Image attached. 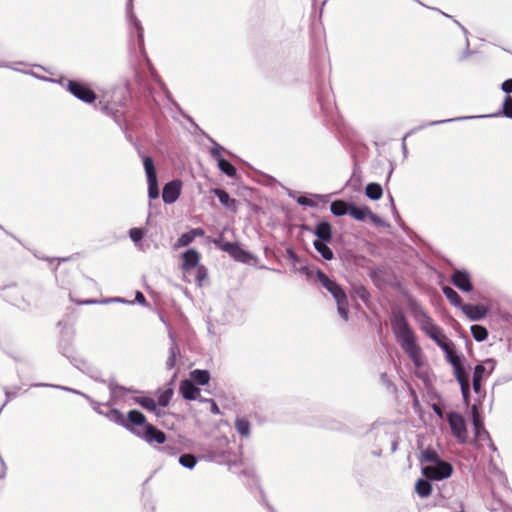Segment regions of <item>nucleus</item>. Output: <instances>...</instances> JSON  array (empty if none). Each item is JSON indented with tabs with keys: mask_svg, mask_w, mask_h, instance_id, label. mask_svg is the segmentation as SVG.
I'll use <instances>...</instances> for the list:
<instances>
[{
	"mask_svg": "<svg viewBox=\"0 0 512 512\" xmlns=\"http://www.w3.org/2000/svg\"><path fill=\"white\" fill-rule=\"evenodd\" d=\"M442 292L447 298V300L455 307L461 308L463 305L461 297L458 295V293L451 288L450 286H443Z\"/></svg>",
	"mask_w": 512,
	"mask_h": 512,
	"instance_id": "22",
	"label": "nucleus"
},
{
	"mask_svg": "<svg viewBox=\"0 0 512 512\" xmlns=\"http://www.w3.org/2000/svg\"><path fill=\"white\" fill-rule=\"evenodd\" d=\"M178 348L173 346L170 349V355L166 361V366L168 369H173L176 365V358H177Z\"/></svg>",
	"mask_w": 512,
	"mask_h": 512,
	"instance_id": "38",
	"label": "nucleus"
},
{
	"mask_svg": "<svg viewBox=\"0 0 512 512\" xmlns=\"http://www.w3.org/2000/svg\"><path fill=\"white\" fill-rule=\"evenodd\" d=\"M486 372V368L482 364H478L474 368L473 373V390L475 393L479 394L482 389V380L484 378Z\"/></svg>",
	"mask_w": 512,
	"mask_h": 512,
	"instance_id": "21",
	"label": "nucleus"
},
{
	"mask_svg": "<svg viewBox=\"0 0 512 512\" xmlns=\"http://www.w3.org/2000/svg\"><path fill=\"white\" fill-rule=\"evenodd\" d=\"M502 114L507 118H512V96L507 95L503 102Z\"/></svg>",
	"mask_w": 512,
	"mask_h": 512,
	"instance_id": "36",
	"label": "nucleus"
},
{
	"mask_svg": "<svg viewBox=\"0 0 512 512\" xmlns=\"http://www.w3.org/2000/svg\"><path fill=\"white\" fill-rule=\"evenodd\" d=\"M211 411H212L214 414H218V413H219V408H218V406H217V404H216L215 402H212Z\"/></svg>",
	"mask_w": 512,
	"mask_h": 512,
	"instance_id": "47",
	"label": "nucleus"
},
{
	"mask_svg": "<svg viewBox=\"0 0 512 512\" xmlns=\"http://www.w3.org/2000/svg\"><path fill=\"white\" fill-rule=\"evenodd\" d=\"M204 234H205V232L201 228L191 229L189 232L182 234L178 238V240L175 244V248L188 246L189 244H191L194 241V239L196 237H201Z\"/></svg>",
	"mask_w": 512,
	"mask_h": 512,
	"instance_id": "18",
	"label": "nucleus"
},
{
	"mask_svg": "<svg viewBox=\"0 0 512 512\" xmlns=\"http://www.w3.org/2000/svg\"><path fill=\"white\" fill-rule=\"evenodd\" d=\"M214 244L239 262L248 263L252 259L251 255L242 249L238 243L225 242L223 236L215 239Z\"/></svg>",
	"mask_w": 512,
	"mask_h": 512,
	"instance_id": "6",
	"label": "nucleus"
},
{
	"mask_svg": "<svg viewBox=\"0 0 512 512\" xmlns=\"http://www.w3.org/2000/svg\"><path fill=\"white\" fill-rule=\"evenodd\" d=\"M200 253L195 249H188L182 254V263L180 268L183 273L189 272L191 269L196 268L200 262Z\"/></svg>",
	"mask_w": 512,
	"mask_h": 512,
	"instance_id": "13",
	"label": "nucleus"
},
{
	"mask_svg": "<svg viewBox=\"0 0 512 512\" xmlns=\"http://www.w3.org/2000/svg\"><path fill=\"white\" fill-rule=\"evenodd\" d=\"M179 462L182 466L192 469L195 466L197 460L196 457L192 454H183L180 456Z\"/></svg>",
	"mask_w": 512,
	"mask_h": 512,
	"instance_id": "33",
	"label": "nucleus"
},
{
	"mask_svg": "<svg viewBox=\"0 0 512 512\" xmlns=\"http://www.w3.org/2000/svg\"><path fill=\"white\" fill-rule=\"evenodd\" d=\"M180 393L186 400H195L200 395V390L197 388L191 380H183L179 387Z\"/></svg>",
	"mask_w": 512,
	"mask_h": 512,
	"instance_id": "16",
	"label": "nucleus"
},
{
	"mask_svg": "<svg viewBox=\"0 0 512 512\" xmlns=\"http://www.w3.org/2000/svg\"><path fill=\"white\" fill-rule=\"evenodd\" d=\"M470 330L473 338L478 342H482L488 337V331L484 326L475 324L471 326Z\"/></svg>",
	"mask_w": 512,
	"mask_h": 512,
	"instance_id": "28",
	"label": "nucleus"
},
{
	"mask_svg": "<svg viewBox=\"0 0 512 512\" xmlns=\"http://www.w3.org/2000/svg\"><path fill=\"white\" fill-rule=\"evenodd\" d=\"M181 191V183L178 180H174L165 184L162 191V198L165 203L171 204L175 202Z\"/></svg>",
	"mask_w": 512,
	"mask_h": 512,
	"instance_id": "15",
	"label": "nucleus"
},
{
	"mask_svg": "<svg viewBox=\"0 0 512 512\" xmlns=\"http://www.w3.org/2000/svg\"><path fill=\"white\" fill-rule=\"evenodd\" d=\"M218 168L229 177H235L237 174L236 168L224 158L218 161Z\"/></svg>",
	"mask_w": 512,
	"mask_h": 512,
	"instance_id": "30",
	"label": "nucleus"
},
{
	"mask_svg": "<svg viewBox=\"0 0 512 512\" xmlns=\"http://www.w3.org/2000/svg\"><path fill=\"white\" fill-rule=\"evenodd\" d=\"M213 192L218 197L219 201L221 202V204L223 206H225L226 208H228L232 211H236L237 201L235 199L231 198L225 190L216 188L213 190Z\"/></svg>",
	"mask_w": 512,
	"mask_h": 512,
	"instance_id": "20",
	"label": "nucleus"
},
{
	"mask_svg": "<svg viewBox=\"0 0 512 512\" xmlns=\"http://www.w3.org/2000/svg\"><path fill=\"white\" fill-rule=\"evenodd\" d=\"M472 417H473V425L476 430V433H479V430L483 428V423L480 420L478 410L476 406L472 407Z\"/></svg>",
	"mask_w": 512,
	"mask_h": 512,
	"instance_id": "39",
	"label": "nucleus"
},
{
	"mask_svg": "<svg viewBox=\"0 0 512 512\" xmlns=\"http://www.w3.org/2000/svg\"><path fill=\"white\" fill-rule=\"evenodd\" d=\"M196 268H197V273H196L195 281H196V284L199 287H201L203 285L204 281L207 279V276H208L207 269L203 265H200Z\"/></svg>",
	"mask_w": 512,
	"mask_h": 512,
	"instance_id": "34",
	"label": "nucleus"
},
{
	"mask_svg": "<svg viewBox=\"0 0 512 512\" xmlns=\"http://www.w3.org/2000/svg\"><path fill=\"white\" fill-rule=\"evenodd\" d=\"M325 242L326 241L315 240L313 243L314 248L316 249V251L318 253L321 254V256L325 260H332L334 257V254H333L332 250L325 244Z\"/></svg>",
	"mask_w": 512,
	"mask_h": 512,
	"instance_id": "25",
	"label": "nucleus"
},
{
	"mask_svg": "<svg viewBox=\"0 0 512 512\" xmlns=\"http://www.w3.org/2000/svg\"><path fill=\"white\" fill-rule=\"evenodd\" d=\"M433 340L437 343V345H438L442 350H444V349L448 348V346H449L450 344H453V343H452V342L447 338V336L443 333V331H442L439 335H437V336H436V339H433Z\"/></svg>",
	"mask_w": 512,
	"mask_h": 512,
	"instance_id": "37",
	"label": "nucleus"
},
{
	"mask_svg": "<svg viewBox=\"0 0 512 512\" xmlns=\"http://www.w3.org/2000/svg\"><path fill=\"white\" fill-rule=\"evenodd\" d=\"M350 204L343 200H335L330 205V210L335 216H343L349 212Z\"/></svg>",
	"mask_w": 512,
	"mask_h": 512,
	"instance_id": "24",
	"label": "nucleus"
},
{
	"mask_svg": "<svg viewBox=\"0 0 512 512\" xmlns=\"http://www.w3.org/2000/svg\"><path fill=\"white\" fill-rule=\"evenodd\" d=\"M436 413L441 414V410L439 408H435Z\"/></svg>",
	"mask_w": 512,
	"mask_h": 512,
	"instance_id": "48",
	"label": "nucleus"
},
{
	"mask_svg": "<svg viewBox=\"0 0 512 512\" xmlns=\"http://www.w3.org/2000/svg\"><path fill=\"white\" fill-rule=\"evenodd\" d=\"M422 460L424 462H430V463H437L441 462L442 460L439 458L437 452L433 449H426L422 452Z\"/></svg>",
	"mask_w": 512,
	"mask_h": 512,
	"instance_id": "32",
	"label": "nucleus"
},
{
	"mask_svg": "<svg viewBox=\"0 0 512 512\" xmlns=\"http://www.w3.org/2000/svg\"><path fill=\"white\" fill-rule=\"evenodd\" d=\"M190 376L199 385H206L210 380V374L207 370L196 369L190 373Z\"/></svg>",
	"mask_w": 512,
	"mask_h": 512,
	"instance_id": "27",
	"label": "nucleus"
},
{
	"mask_svg": "<svg viewBox=\"0 0 512 512\" xmlns=\"http://www.w3.org/2000/svg\"><path fill=\"white\" fill-rule=\"evenodd\" d=\"M365 194L371 200H378L383 195L382 187L377 183H369L366 186Z\"/></svg>",
	"mask_w": 512,
	"mask_h": 512,
	"instance_id": "26",
	"label": "nucleus"
},
{
	"mask_svg": "<svg viewBox=\"0 0 512 512\" xmlns=\"http://www.w3.org/2000/svg\"><path fill=\"white\" fill-rule=\"evenodd\" d=\"M501 88L507 94L512 93V79L505 80Z\"/></svg>",
	"mask_w": 512,
	"mask_h": 512,
	"instance_id": "43",
	"label": "nucleus"
},
{
	"mask_svg": "<svg viewBox=\"0 0 512 512\" xmlns=\"http://www.w3.org/2000/svg\"><path fill=\"white\" fill-rule=\"evenodd\" d=\"M357 294L358 296L363 300V301H366L368 296H369V293L367 291V289L363 286H361L358 290H357Z\"/></svg>",
	"mask_w": 512,
	"mask_h": 512,
	"instance_id": "44",
	"label": "nucleus"
},
{
	"mask_svg": "<svg viewBox=\"0 0 512 512\" xmlns=\"http://www.w3.org/2000/svg\"><path fill=\"white\" fill-rule=\"evenodd\" d=\"M143 165L147 176L149 197L155 199L159 195V188L157 182L156 169L152 158L149 156L144 157Z\"/></svg>",
	"mask_w": 512,
	"mask_h": 512,
	"instance_id": "10",
	"label": "nucleus"
},
{
	"mask_svg": "<svg viewBox=\"0 0 512 512\" xmlns=\"http://www.w3.org/2000/svg\"><path fill=\"white\" fill-rule=\"evenodd\" d=\"M222 147L219 146V145H216L215 147H213L211 149V155L214 159L218 161H220V159H223L222 156H221V151H222Z\"/></svg>",
	"mask_w": 512,
	"mask_h": 512,
	"instance_id": "42",
	"label": "nucleus"
},
{
	"mask_svg": "<svg viewBox=\"0 0 512 512\" xmlns=\"http://www.w3.org/2000/svg\"><path fill=\"white\" fill-rule=\"evenodd\" d=\"M136 300L140 303H145L146 299L141 292H137Z\"/></svg>",
	"mask_w": 512,
	"mask_h": 512,
	"instance_id": "45",
	"label": "nucleus"
},
{
	"mask_svg": "<svg viewBox=\"0 0 512 512\" xmlns=\"http://www.w3.org/2000/svg\"><path fill=\"white\" fill-rule=\"evenodd\" d=\"M442 331L443 330L434 323L423 332L433 340L436 339V336L439 335Z\"/></svg>",
	"mask_w": 512,
	"mask_h": 512,
	"instance_id": "40",
	"label": "nucleus"
},
{
	"mask_svg": "<svg viewBox=\"0 0 512 512\" xmlns=\"http://www.w3.org/2000/svg\"><path fill=\"white\" fill-rule=\"evenodd\" d=\"M132 433L149 444H163L167 439L166 434L163 431L146 421L145 424L141 426H134V431H132Z\"/></svg>",
	"mask_w": 512,
	"mask_h": 512,
	"instance_id": "5",
	"label": "nucleus"
},
{
	"mask_svg": "<svg viewBox=\"0 0 512 512\" xmlns=\"http://www.w3.org/2000/svg\"><path fill=\"white\" fill-rule=\"evenodd\" d=\"M392 330L401 348L409 356L415 366L420 367L422 365V350L416 343V336L403 315L396 316L392 320Z\"/></svg>",
	"mask_w": 512,
	"mask_h": 512,
	"instance_id": "1",
	"label": "nucleus"
},
{
	"mask_svg": "<svg viewBox=\"0 0 512 512\" xmlns=\"http://www.w3.org/2000/svg\"><path fill=\"white\" fill-rule=\"evenodd\" d=\"M447 421L453 436L458 440V442L462 444L466 443L468 439V431L463 416L457 412H451L447 416Z\"/></svg>",
	"mask_w": 512,
	"mask_h": 512,
	"instance_id": "8",
	"label": "nucleus"
},
{
	"mask_svg": "<svg viewBox=\"0 0 512 512\" xmlns=\"http://www.w3.org/2000/svg\"><path fill=\"white\" fill-rule=\"evenodd\" d=\"M443 351L446 354L448 362L453 366L454 375L460 385L463 400L468 404L470 399L469 376L462 365L461 358L457 355L453 344H450L448 348Z\"/></svg>",
	"mask_w": 512,
	"mask_h": 512,
	"instance_id": "3",
	"label": "nucleus"
},
{
	"mask_svg": "<svg viewBox=\"0 0 512 512\" xmlns=\"http://www.w3.org/2000/svg\"><path fill=\"white\" fill-rule=\"evenodd\" d=\"M453 467L450 463L441 461L423 467L422 473L428 480L440 481L451 476Z\"/></svg>",
	"mask_w": 512,
	"mask_h": 512,
	"instance_id": "7",
	"label": "nucleus"
},
{
	"mask_svg": "<svg viewBox=\"0 0 512 512\" xmlns=\"http://www.w3.org/2000/svg\"><path fill=\"white\" fill-rule=\"evenodd\" d=\"M172 395H173V391L171 389H167L159 395L156 403L162 407H166V406H168V404L172 398Z\"/></svg>",
	"mask_w": 512,
	"mask_h": 512,
	"instance_id": "35",
	"label": "nucleus"
},
{
	"mask_svg": "<svg viewBox=\"0 0 512 512\" xmlns=\"http://www.w3.org/2000/svg\"><path fill=\"white\" fill-rule=\"evenodd\" d=\"M129 236L134 242H139L144 236V232L140 228H132L129 231Z\"/></svg>",
	"mask_w": 512,
	"mask_h": 512,
	"instance_id": "41",
	"label": "nucleus"
},
{
	"mask_svg": "<svg viewBox=\"0 0 512 512\" xmlns=\"http://www.w3.org/2000/svg\"><path fill=\"white\" fill-rule=\"evenodd\" d=\"M411 312L415 319V321L419 324L422 331H425L432 324H434V320L429 316L427 311L417 303L411 304Z\"/></svg>",
	"mask_w": 512,
	"mask_h": 512,
	"instance_id": "12",
	"label": "nucleus"
},
{
	"mask_svg": "<svg viewBox=\"0 0 512 512\" xmlns=\"http://www.w3.org/2000/svg\"><path fill=\"white\" fill-rule=\"evenodd\" d=\"M235 428L242 436L247 437L250 434V423L245 418H237L235 421Z\"/></svg>",
	"mask_w": 512,
	"mask_h": 512,
	"instance_id": "31",
	"label": "nucleus"
},
{
	"mask_svg": "<svg viewBox=\"0 0 512 512\" xmlns=\"http://www.w3.org/2000/svg\"><path fill=\"white\" fill-rule=\"evenodd\" d=\"M460 309L472 321L485 318L489 312V309L486 306L479 304H463Z\"/></svg>",
	"mask_w": 512,
	"mask_h": 512,
	"instance_id": "14",
	"label": "nucleus"
},
{
	"mask_svg": "<svg viewBox=\"0 0 512 512\" xmlns=\"http://www.w3.org/2000/svg\"><path fill=\"white\" fill-rule=\"evenodd\" d=\"M315 235L317 240L330 242L332 239V228L328 222H320L315 227Z\"/></svg>",
	"mask_w": 512,
	"mask_h": 512,
	"instance_id": "19",
	"label": "nucleus"
},
{
	"mask_svg": "<svg viewBox=\"0 0 512 512\" xmlns=\"http://www.w3.org/2000/svg\"><path fill=\"white\" fill-rule=\"evenodd\" d=\"M66 87L72 95L85 103H93L97 98L96 93L83 82L69 80Z\"/></svg>",
	"mask_w": 512,
	"mask_h": 512,
	"instance_id": "9",
	"label": "nucleus"
},
{
	"mask_svg": "<svg viewBox=\"0 0 512 512\" xmlns=\"http://www.w3.org/2000/svg\"><path fill=\"white\" fill-rule=\"evenodd\" d=\"M451 282L462 292L473 290L470 274L465 270H455L451 275Z\"/></svg>",
	"mask_w": 512,
	"mask_h": 512,
	"instance_id": "11",
	"label": "nucleus"
},
{
	"mask_svg": "<svg viewBox=\"0 0 512 512\" xmlns=\"http://www.w3.org/2000/svg\"><path fill=\"white\" fill-rule=\"evenodd\" d=\"M136 403L145 408L148 411L155 412L157 415V403L153 398L150 397H137L135 398Z\"/></svg>",
	"mask_w": 512,
	"mask_h": 512,
	"instance_id": "29",
	"label": "nucleus"
},
{
	"mask_svg": "<svg viewBox=\"0 0 512 512\" xmlns=\"http://www.w3.org/2000/svg\"><path fill=\"white\" fill-rule=\"evenodd\" d=\"M415 491L421 498L428 497L432 492V486L428 479H419L415 484Z\"/></svg>",
	"mask_w": 512,
	"mask_h": 512,
	"instance_id": "23",
	"label": "nucleus"
},
{
	"mask_svg": "<svg viewBox=\"0 0 512 512\" xmlns=\"http://www.w3.org/2000/svg\"><path fill=\"white\" fill-rule=\"evenodd\" d=\"M348 214L358 221H363L366 217H370L373 221L377 219V216L367 206L358 207L350 204Z\"/></svg>",
	"mask_w": 512,
	"mask_h": 512,
	"instance_id": "17",
	"label": "nucleus"
},
{
	"mask_svg": "<svg viewBox=\"0 0 512 512\" xmlns=\"http://www.w3.org/2000/svg\"><path fill=\"white\" fill-rule=\"evenodd\" d=\"M298 201L300 204H305V205L311 204V200L306 197H300Z\"/></svg>",
	"mask_w": 512,
	"mask_h": 512,
	"instance_id": "46",
	"label": "nucleus"
},
{
	"mask_svg": "<svg viewBox=\"0 0 512 512\" xmlns=\"http://www.w3.org/2000/svg\"><path fill=\"white\" fill-rule=\"evenodd\" d=\"M106 416L111 421L123 426L130 432L134 431V426H141L145 424V415L136 409L130 410L126 417L118 409H111Z\"/></svg>",
	"mask_w": 512,
	"mask_h": 512,
	"instance_id": "4",
	"label": "nucleus"
},
{
	"mask_svg": "<svg viewBox=\"0 0 512 512\" xmlns=\"http://www.w3.org/2000/svg\"><path fill=\"white\" fill-rule=\"evenodd\" d=\"M317 280L321 285L329 291L337 303L338 313L344 321L348 320V298L342 287L335 281L331 280L323 271L318 270L316 273Z\"/></svg>",
	"mask_w": 512,
	"mask_h": 512,
	"instance_id": "2",
	"label": "nucleus"
}]
</instances>
